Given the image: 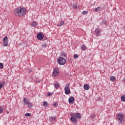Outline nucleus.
<instances>
[{
	"label": "nucleus",
	"instance_id": "14",
	"mask_svg": "<svg viewBox=\"0 0 125 125\" xmlns=\"http://www.w3.org/2000/svg\"><path fill=\"white\" fill-rule=\"evenodd\" d=\"M5 84V83L4 82H0V89H1Z\"/></svg>",
	"mask_w": 125,
	"mask_h": 125
},
{
	"label": "nucleus",
	"instance_id": "2",
	"mask_svg": "<svg viewBox=\"0 0 125 125\" xmlns=\"http://www.w3.org/2000/svg\"><path fill=\"white\" fill-rule=\"evenodd\" d=\"M70 116L71 117L70 119V121L73 123H74V124L77 123V119H81V118H82V115L79 113H71Z\"/></svg>",
	"mask_w": 125,
	"mask_h": 125
},
{
	"label": "nucleus",
	"instance_id": "22",
	"mask_svg": "<svg viewBox=\"0 0 125 125\" xmlns=\"http://www.w3.org/2000/svg\"><path fill=\"white\" fill-rule=\"evenodd\" d=\"M47 102L46 101H44L43 103V105L44 107H47Z\"/></svg>",
	"mask_w": 125,
	"mask_h": 125
},
{
	"label": "nucleus",
	"instance_id": "38",
	"mask_svg": "<svg viewBox=\"0 0 125 125\" xmlns=\"http://www.w3.org/2000/svg\"><path fill=\"white\" fill-rule=\"evenodd\" d=\"M8 113H9V112H7V114H8Z\"/></svg>",
	"mask_w": 125,
	"mask_h": 125
},
{
	"label": "nucleus",
	"instance_id": "18",
	"mask_svg": "<svg viewBox=\"0 0 125 125\" xmlns=\"http://www.w3.org/2000/svg\"><path fill=\"white\" fill-rule=\"evenodd\" d=\"M64 21H61L58 25V27H59L60 26H63L64 25Z\"/></svg>",
	"mask_w": 125,
	"mask_h": 125
},
{
	"label": "nucleus",
	"instance_id": "9",
	"mask_svg": "<svg viewBox=\"0 0 125 125\" xmlns=\"http://www.w3.org/2000/svg\"><path fill=\"white\" fill-rule=\"evenodd\" d=\"M100 33H101V32L100 31L99 28H97L95 29V33L97 37H99L100 36Z\"/></svg>",
	"mask_w": 125,
	"mask_h": 125
},
{
	"label": "nucleus",
	"instance_id": "24",
	"mask_svg": "<svg viewBox=\"0 0 125 125\" xmlns=\"http://www.w3.org/2000/svg\"><path fill=\"white\" fill-rule=\"evenodd\" d=\"M61 56H63V57H66V53L65 52H62L61 53Z\"/></svg>",
	"mask_w": 125,
	"mask_h": 125
},
{
	"label": "nucleus",
	"instance_id": "13",
	"mask_svg": "<svg viewBox=\"0 0 125 125\" xmlns=\"http://www.w3.org/2000/svg\"><path fill=\"white\" fill-rule=\"evenodd\" d=\"M49 120L50 122H54L56 120V117H50Z\"/></svg>",
	"mask_w": 125,
	"mask_h": 125
},
{
	"label": "nucleus",
	"instance_id": "27",
	"mask_svg": "<svg viewBox=\"0 0 125 125\" xmlns=\"http://www.w3.org/2000/svg\"><path fill=\"white\" fill-rule=\"evenodd\" d=\"M74 59H77V58H79V55L78 54L74 55Z\"/></svg>",
	"mask_w": 125,
	"mask_h": 125
},
{
	"label": "nucleus",
	"instance_id": "4",
	"mask_svg": "<svg viewBox=\"0 0 125 125\" xmlns=\"http://www.w3.org/2000/svg\"><path fill=\"white\" fill-rule=\"evenodd\" d=\"M69 86H70V84L67 83L64 87V92L65 94L67 95L68 94H70V93H71V90L70 89Z\"/></svg>",
	"mask_w": 125,
	"mask_h": 125
},
{
	"label": "nucleus",
	"instance_id": "28",
	"mask_svg": "<svg viewBox=\"0 0 125 125\" xmlns=\"http://www.w3.org/2000/svg\"><path fill=\"white\" fill-rule=\"evenodd\" d=\"M3 68V63L0 62V69Z\"/></svg>",
	"mask_w": 125,
	"mask_h": 125
},
{
	"label": "nucleus",
	"instance_id": "29",
	"mask_svg": "<svg viewBox=\"0 0 125 125\" xmlns=\"http://www.w3.org/2000/svg\"><path fill=\"white\" fill-rule=\"evenodd\" d=\"M88 12L86 11H83L82 12V14H83V15H85V14H87Z\"/></svg>",
	"mask_w": 125,
	"mask_h": 125
},
{
	"label": "nucleus",
	"instance_id": "20",
	"mask_svg": "<svg viewBox=\"0 0 125 125\" xmlns=\"http://www.w3.org/2000/svg\"><path fill=\"white\" fill-rule=\"evenodd\" d=\"M27 105L29 106V108H32V107H33V104H32L31 103L28 102V103L27 104Z\"/></svg>",
	"mask_w": 125,
	"mask_h": 125
},
{
	"label": "nucleus",
	"instance_id": "25",
	"mask_svg": "<svg viewBox=\"0 0 125 125\" xmlns=\"http://www.w3.org/2000/svg\"><path fill=\"white\" fill-rule=\"evenodd\" d=\"M73 8H74L75 9H77V8H78V6L76 4H74L73 5Z\"/></svg>",
	"mask_w": 125,
	"mask_h": 125
},
{
	"label": "nucleus",
	"instance_id": "15",
	"mask_svg": "<svg viewBox=\"0 0 125 125\" xmlns=\"http://www.w3.org/2000/svg\"><path fill=\"white\" fill-rule=\"evenodd\" d=\"M37 24L36 21H33L31 24V26H32V27H36V26H37Z\"/></svg>",
	"mask_w": 125,
	"mask_h": 125
},
{
	"label": "nucleus",
	"instance_id": "30",
	"mask_svg": "<svg viewBox=\"0 0 125 125\" xmlns=\"http://www.w3.org/2000/svg\"><path fill=\"white\" fill-rule=\"evenodd\" d=\"M54 72H55V73H59V72H58V68H55V69L54 70Z\"/></svg>",
	"mask_w": 125,
	"mask_h": 125
},
{
	"label": "nucleus",
	"instance_id": "1",
	"mask_svg": "<svg viewBox=\"0 0 125 125\" xmlns=\"http://www.w3.org/2000/svg\"><path fill=\"white\" fill-rule=\"evenodd\" d=\"M26 8L23 7H20L17 8L14 12V14L16 16H18L19 17H22L26 14Z\"/></svg>",
	"mask_w": 125,
	"mask_h": 125
},
{
	"label": "nucleus",
	"instance_id": "36",
	"mask_svg": "<svg viewBox=\"0 0 125 125\" xmlns=\"http://www.w3.org/2000/svg\"><path fill=\"white\" fill-rule=\"evenodd\" d=\"M91 117L92 119H94V114H92V115H91Z\"/></svg>",
	"mask_w": 125,
	"mask_h": 125
},
{
	"label": "nucleus",
	"instance_id": "23",
	"mask_svg": "<svg viewBox=\"0 0 125 125\" xmlns=\"http://www.w3.org/2000/svg\"><path fill=\"white\" fill-rule=\"evenodd\" d=\"M53 75L54 76V77H57V76H58V73H56L55 71H53Z\"/></svg>",
	"mask_w": 125,
	"mask_h": 125
},
{
	"label": "nucleus",
	"instance_id": "10",
	"mask_svg": "<svg viewBox=\"0 0 125 125\" xmlns=\"http://www.w3.org/2000/svg\"><path fill=\"white\" fill-rule=\"evenodd\" d=\"M83 88L84 90H88L90 88V86H89L88 84H84L83 85Z\"/></svg>",
	"mask_w": 125,
	"mask_h": 125
},
{
	"label": "nucleus",
	"instance_id": "17",
	"mask_svg": "<svg viewBox=\"0 0 125 125\" xmlns=\"http://www.w3.org/2000/svg\"><path fill=\"white\" fill-rule=\"evenodd\" d=\"M110 81H111V82H114L115 81H116V77L115 76H111L110 77Z\"/></svg>",
	"mask_w": 125,
	"mask_h": 125
},
{
	"label": "nucleus",
	"instance_id": "37",
	"mask_svg": "<svg viewBox=\"0 0 125 125\" xmlns=\"http://www.w3.org/2000/svg\"><path fill=\"white\" fill-rule=\"evenodd\" d=\"M38 82V83H40V81H37Z\"/></svg>",
	"mask_w": 125,
	"mask_h": 125
},
{
	"label": "nucleus",
	"instance_id": "11",
	"mask_svg": "<svg viewBox=\"0 0 125 125\" xmlns=\"http://www.w3.org/2000/svg\"><path fill=\"white\" fill-rule=\"evenodd\" d=\"M23 102L24 103V105H28V104L29 103V101L27 100V98H24L23 99Z\"/></svg>",
	"mask_w": 125,
	"mask_h": 125
},
{
	"label": "nucleus",
	"instance_id": "19",
	"mask_svg": "<svg viewBox=\"0 0 125 125\" xmlns=\"http://www.w3.org/2000/svg\"><path fill=\"white\" fill-rule=\"evenodd\" d=\"M121 101H123V102H125V95L122 96L121 97Z\"/></svg>",
	"mask_w": 125,
	"mask_h": 125
},
{
	"label": "nucleus",
	"instance_id": "6",
	"mask_svg": "<svg viewBox=\"0 0 125 125\" xmlns=\"http://www.w3.org/2000/svg\"><path fill=\"white\" fill-rule=\"evenodd\" d=\"M3 46H6L8 45V38L7 36H5L3 39Z\"/></svg>",
	"mask_w": 125,
	"mask_h": 125
},
{
	"label": "nucleus",
	"instance_id": "26",
	"mask_svg": "<svg viewBox=\"0 0 125 125\" xmlns=\"http://www.w3.org/2000/svg\"><path fill=\"white\" fill-rule=\"evenodd\" d=\"M25 117H31L32 116V114L31 113H26L25 114Z\"/></svg>",
	"mask_w": 125,
	"mask_h": 125
},
{
	"label": "nucleus",
	"instance_id": "7",
	"mask_svg": "<svg viewBox=\"0 0 125 125\" xmlns=\"http://www.w3.org/2000/svg\"><path fill=\"white\" fill-rule=\"evenodd\" d=\"M37 38L39 41H42L44 38V35L42 33H39L37 34Z\"/></svg>",
	"mask_w": 125,
	"mask_h": 125
},
{
	"label": "nucleus",
	"instance_id": "16",
	"mask_svg": "<svg viewBox=\"0 0 125 125\" xmlns=\"http://www.w3.org/2000/svg\"><path fill=\"white\" fill-rule=\"evenodd\" d=\"M102 9L101 8V7H98L97 8H95V11H96L97 12L98 11H100Z\"/></svg>",
	"mask_w": 125,
	"mask_h": 125
},
{
	"label": "nucleus",
	"instance_id": "33",
	"mask_svg": "<svg viewBox=\"0 0 125 125\" xmlns=\"http://www.w3.org/2000/svg\"><path fill=\"white\" fill-rule=\"evenodd\" d=\"M47 45L46 44V43H44V44H42V47H46V46Z\"/></svg>",
	"mask_w": 125,
	"mask_h": 125
},
{
	"label": "nucleus",
	"instance_id": "12",
	"mask_svg": "<svg viewBox=\"0 0 125 125\" xmlns=\"http://www.w3.org/2000/svg\"><path fill=\"white\" fill-rule=\"evenodd\" d=\"M54 85L55 88H56V89H58V88L60 87V85L59 84V83H54Z\"/></svg>",
	"mask_w": 125,
	"mask_h": 125
},
{
	"label": "nucleus",
	"instance_id": "34",
	"mask_svg": "<svg viewBox=\"0 0 125 125\" xmlns=\"http://www.w3.org/2000/svg\"><path fill=\"white\" fill-rule=\"evenodd\" d=\"M48 96H51L52 95V93H47Z\"/></svg>",
	"mask_w": 125,
	"mask_h": 125
},
{
	"label": "nucleus",
	"instance_id": "21",
	"mask_svg": "<svg viewBox=\"0 0 125 125\" xmlns=\"http://www.w3.org/2000/svg\"><path fill=\"white\" fill-rule=\"evenodd\" d=\"M81 49L83 50H85L86 49V46L83 45L81 46Z\"/></svg>",
	"mask_w": 125,
	"mask_h": 125
},
{
	"label": "nucleus",
	"instance_id": "5",
	"mask_svg": "<svg viewBox=\"0 0 125 125\" xmlns=\"http://www.w3.org/2000/svg\"><path fill=\"white\" fill-rule=\"evenodd\" d=\"M117 119H118V121L119 122V124H122L125 122L124 120V116L122 114H118L117 115Z\"/></svg>",
	"mask_w": 125,
	"mask_h": 125
},
{
	"label": "nucleus",
	"instance_id": "35",
	"mask_svg": "<svg viewBox=\"0 0 125 125\" xmlns=\"http://www.w3.org/2000/svg\"><path fill=\"white\" fill-rule=\"evenodd\" d=\"M106 20H104V21H102V22H103V24H105V23H106Z\"/></svg>",
	"mask_w": 125,
	"mask_h": 125
},
{
	"label": "nucleus",
	"instance_id": "31",
	"mask_svg": "<svg viewBox=\"0 0 125 125\" xmlns=\"http://www.w3.org/2000/svg\"><path fill=\"white\" fill-rule=\"evenodd\" d=\"M3 111V109L1 106H0V114H1V112Z\"/></svg>",
	"mask_w": 125,
	"mask_h": 125
},
{
	"label": "nucleus",
	"instance_id": "32",
	"mask_svg": "<svg viewBox=\"0 0 125 125\" xmlns=\"http://www.w3.org/2000/svg\"><path fill=\"white\" fill-rule=\"evenodd\" d=\"M53 106L54 107H57L58 106V104L56 103H55L54 104H53Z\"/></svg>",
	"mask_w": 125,
	"mask_h": 125
},
{
	"label": "nucleus",
	"instance_id": "3",
	"mask_svg": "<svg viewBox=\"0 0 125 125\" xmlns=\"http://www.w3.org/2000/svg\"><path fill=\"white\" fill-rule=\"evenodd\" d=\"M57 62L59 65H64L66 63V59L63 57H60L58 59Z\"/></svg>",
	"mask_w": 125,
	"mask_h": 125
},
{
	"label": "nucleus",
	"instance_id": "8",
	"mask_svg": "<svg viewBox=\"0 0 125 125\" xmlns=\"http://www.w3.org/2000/svg\"><path fill=\"white\" fill-rule=\"evenodd\" d=\"M69 104H74L75 103V98L74 97H70L68 99Z\"/></svg>",
	"mask_w": 125,
	"mask_h": 125
}]
</instances>
